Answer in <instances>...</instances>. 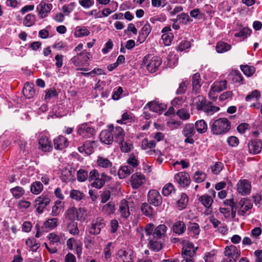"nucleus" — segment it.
Listing matches in <instances>:
<instances>
[{
  "label": "nucleus",
  "mask_w": 262,
  "mask_h": 262,
  "mask_svg": "<svg viewBox=\"0 0 262 262\" xmlns=\"http://www.w3.org/2000/svg\"><path fill=\"white\" fill-rule=\"evenodd\" d=\"M201 79L199 73L194 74L192 78V84L193 91L197 93L199 92L201 86Z\"/></svg>",
  "instance_id": "39"
},
{
  "label": "nucleus",
  "mask_w": 262,
  "mask_h": 262,
  "mask_svg": "<svg viewBox=\"0 0 262 262\" xmlns=\"http://www.w3.org/2000/svg\"><path fill=\"white\" fill-rule=\"evenodd\" d=\"M70 196L71 199L78 201L83 199L84 194L78 190L72 189L70 191Z\"/></svg>",
  "instance_id": "59"
},
{
  "label": "nucleus",
  "mask_w": 262,
  "mask_h": 262,
  "mask_svg": "<svg viewBox=\"0 0 262 262\" xmlns=\"http://www.w3.org/2000/svg\"><path fill=\"white\" fill-rule=\"evenodd\" d=\"M134 116L130 112H125L122 115V118L120 120H118L117 122L119 124H127L134 121Z\"/></svg>",
  "instance_id": "43"
},
{
  "label": "nucleus",
  "mask_w": 262,
  "mask_h": 262,
  "mask_svg": "<svg viewBox=\"0 0 262 262\" xmlns=\"http://www.w3.org/2000/svg\"><path fill=\"white\" fill-rule=\"evenodd\" d=\"M167 231V227L165 225H160L154 230L152 236L162 239Z\"/></svg>",
  "instance_id": "33"
},
{
  "label": "nucleus",
  "mask_w": 262,
  "mask_h": 262,
  "mask_svg": "<svg viewBox=\"0 0 262 262\" xmlns=\"http://www.w3.org/2000/svg\"><path fill=\"white\" fill-rule=\"evenodd\" d=\"M117 255L123 262H133L135 258L134 252L130 249H120Z\"/></svg>",
  "instance_id": "22"
},
{
  "label": "nucleus",
  "mask_w": 262,
  "mask_h": 262,
  "mask_svg": "<svg viewBox=\"0 0 262 262\" xmlns=\"http://www.w3.org/2000/svg\"><path fill=\"white\" fill-rule=\"evenodd\" d=\"M130 202H128L126 200L124 199L121 201L119 204L118 211L121 218L126 220L130 216Z\"/></svg>",
  "instance_id": "18"
},
{
  "label": "nucleus",
  "mask_w": 262,
  "mask_h": 262,
  "mask_svg": "<svg viewBox=\"0 0 262 262\" xmlns=\"http://www.w3.org/2000/svg\"><path fill=\"white\" fill-rule=\"evenodd\" d=\"M174 182L177 183L179 186L181 187H186L189 185L190 183V178L189 174L184 171L178 172L174 175Z\"/></svg>",
  "instance_id": "10"
},
{
  "label": "nucleus",
  "mask_w": 262,
  "mask_h": 262,
  "mask_svg": "<svg viewBox=\"0 0 262 262\" xmlns=\"http://www.w3.org/2000/svg\"><path fill=\"white\" fill-rule=\"evenodd\" d=\"M251 33V30L248 28H242L238 32L235 33L234 36L235 37H239L242 39H245L248 36H249Z\"/></svg>",
  "instance_id": "52"
},
{
  "label": "nucleus",
  "mask_w": 262,
  "mask_h": 262,
  "mask_svg": "<svg viewBox=\"0 0 262 262\" xmlns=\"http://www.w3.org/2000/svg\"><path fill=\"white\" fill-rule=\"evenodd\" d=\"M93 144V142H86L78 148V151L81 154L90 155L94 152Z\"/></svg>",
  "instance_id": "32"
},
{
  "label": "nucleus",
  "mask_w": 262,
  "mask_h": 262,
  "mask_svg": "<svg viewBox=\"0 0 262 262\" xmlns=\"http://www.w3.org/2000/svg\"><path fill=\"white\" fill-rule=\"evenodd\" d=\"M188 230L190 232V234L195 238L197 237L200 232L199 225L194 223H191L189 225L188 227Z\"/></svg>",
  "instance_id": "53"
},
{
  "label": "nucleus",
  "mask_w": 262,
  "mask_h": 262,
  "mask_svg": "<svg viewBox=\"0 0 262 262\" xmlns=\"http://www.w3.org/2000/svg\"><path fill=\"white\" fill-rule=\"evenodd\" d=\"M198 201L206 208H209L213 203L212 198L207 194L199 197Z\"/></svg>",
  "instance_id": "41"
},
{
  "label": "nucleus",
  "mask_w": 262,
  "mask_h": 262,
  "mask_svg": "<svg viewBox=\"0 0 262 262\" xmlns=\"http://www.w3.org/2000/svg\"><path fill=\"white\" fill-rule=\"evenodd\" d=\"M53 8V5L51 3L47 4L43 1L40 2L36 6V12L39 17L43 19L47 17Z\"/></svg>",
  "instance_id": "13"
},
{
  "label": "nucleus",
  "mask_w": 262,
  "mask_h": 262,
  "mask_svg": "<svg viewBox=\"0 0 262 262\" xmlns=\"http://www.w3.org/2000/svg\"><path fill=\"white\" fill-rule=\"evenodd\" d=\"M149 55L145 56L143 60V64L146 65L147 70L150 73H154L157 71L162 63V60L158 56H154L150 59Z\"/></svg>",
  "instance_id": "5"
},
{
  "label": "nucleus",
  "mask_w": 262,
  "mask_h": 262,
  "mask_svg": "<svg viewBox=\"0 0 262 262\" xmlns=\"http://www.w3.org/2000/svg\"><path fill=\"white\" fill-rule=\"evenodd\" d=\"M23 93L27 99L33 98L35 94L34 85L28 82L26 83L23 90Z\"/></svg>",
  "instance_id": "30"
},
{
  "label": "nucleus",
  "mask_w": 262,
  "mask_h": 262,
  "mask_svg": "<svg viewBox=\"0 0 262 262\" xmlns=\"http://www.w3.org/2000/svg\"><path fill=\"white\" fill-rule=\"evenodd\" d=\"M30 191L35 195L39 194L43 190V185L41 182L35 181L30 185Z\"/></svg>",
  "instance_id": "40"
},
{
  "label": "nucleus",
  "mask_w": 262,
  "mask_h": 262,
  "mask_svg": "<svg viewBox=\"0 0 262 262\" xmlns=\"http://www.w3.org/2000/svg\"><path fill=\"white\" fill-rule=\"evenodd\" d=\"M77 180L80 182H84L87 179L89 180V176L87 171L82 169H79L77 171Z\"/></svg>",
  "instance_id": "63"
},
{
  "label": "nucleus",
  "mask_w": 262,
  "mask_h": 262,
  "mask_svg": "<svg viewBox=\"0 0 262 262\" xmlns=\"http://www.w3.org/2000/svg\"><path fill=\"white\" fill-rule=\"evenodd\" d=\"M156 145L155 140H148L147 139H144L142 141L141 148L143 149H152L155 147Z\"/></svg>",
  "instance_id": "57"
},
{
  "label": "nucleus",
  "mask_w": 262,
  "mask_h": 262,
  "mask_svg": "<svg viewBox=\"0 0 262 262\" xmlns=\"http://www.w3.org/2000/svg\"><path fill=\"white\" fill-rule=\"evenodd\" d=\"M51 201V194L48 192H44L35 200L36 211L41 214L45 208L49 204Z\"/></svg>",
  "instance_id": "4"
},
{
  "label": "nucleus",
  "mask_w": 262,
  "mask_h": 262,
  "mask_svg": "<svg viewBox=\"0 0 262 262\" xmlns=\"http://www.w3.org/2000/svg\"><path fill=\"white\" fill-rule=\"evenodd\" d=\"M118 143L120 144L121 150L123 152H128L133 148L132 144L130 142L124 141V139L122 142Z\"/></svg>",
  "instance_id": "62"
},
{
  "label": "nucleus",
  "mask_w": 262,
  "mask_h": 262,
  "mask_svg": "<svg viewBox=\"0 0 262 262\" xmlns=\"http://www.w3.org/2000/svg\"><path fill=\"white\" fill-rule=\"evenodd\" d=\"M45 99L47 101L58 97V92L54 88L47 89L45 90Z\"/></svg>",
  "instance_id": "46"
},
{
  "label": "nucleus",
  "mask_w": 262,
  "mask_h": 262,
  "mask_svg": "<svg viewBox=\"0 0 262 262\" xmlns=\"http://www.w3.org/2000/svg\"><path fill=\"white\" fill-rule=\"evenodd\" d=\"M54 144L55 149L61 150L68 146L69 142L64 137L60 135L54 140Z\"/></svg>",
  "instance_id": "29"
},
{
  "label": "nucleus",
  "mask_w": 262,
  "mask_h": 262,
  "mask_svg": "<svg viewBox=\"0 0 262 262\" xmlns=\"http://www.w3.org/2000/svg\"><path fill=\"white\" fill-rule=\"evenodd\" d=\"M192 104L195 106L197 110L203 111L208 116H211L220 110L219 106L213 105L211 102H207L201 96L195 98L193 100Z\"/></svg>",
  "instance_id": "2"
},
{
  "label": "nucleus",
  "mask_w": 262,
  "mask_h": 262,
  "mask_svg": "<svg viewBox=\"0 0 262 262\" xmlns=\"http://www.w3.org/2000/svg\"><path fill=\"white\" fill-rule=\"evenodd\" d=\"M241 69L244 74L248 77L252 76L255 72V69L254 67L249 66L248 65L241 66Z\"/></svg>",
  "instance_id": "58"
},
{
  "label": "nucleus",
  "mask_w": 262,
  "mask_h": 262,
  "mask_svg": "<svg viewBox=\"0 0 262 262\" xmlns=\"http://www.w3.org/2000/svg\"><path fill=\"white\" fill-rule=\"evenodd\" d=\"M237 192L242 195H247L250 193L251 183L246 179H241L236 184Z\"/></svg>",
  "instance_id": "12"
},
{
  "label": "nucleus",
  "mask_w": 262,
  "mask_h": 262,
  "mask_svg": "<svg viewBox=\"0 0 262 262\" xmlns=\"http://www.w3.org/2000/svg\"><path fill=\"white\" fill-rule=\"evenodd\" d=\"M47 237L50 241V243L53 245L63 243L65 239L64 235L62 233H59V234L54 232L50 233L48 234Z\"/></svg>",
  "instance_id": "28"
},
{
  "label": "nucleus",
  "mask_w": 262,
  "mask_h": 262,
  "mask_svg": "<svg viewBox=\"0 0 262 262\" xmlns=\"http://www.w3.org/2000/svg\"><path fill=\"white\" fill-rule=\"evenodd\" d=\"M36 19V17L35 14L30 13L27 14L23 20V24L27 27H29L33 26Z\"/></svg>",
  "instance_id": "49"
},
{
  "label": "nucleus",
  "mask_w": 262,
  "mask_h": 262,
  "mask_svg": "<svg viewBox=\"0 0 262 262\" xmlns=\"http://www.w3.org/2000/svg\"><path fill=\"white\" fill-rule=\"evenodd\" d=\"M231 46L224 41H219L216 43L215 49L217 53H223L231 49Z\"/></svg>",
  "instance_id": "47"
},
{
  "label": "nucleus",
  "mask_w": 262,
  "mask_h": 262,
  "mask_svg": "<svg viewBox=\"0 0 262 262\" xmlns=\"http://www.w3.org/2000/svg\"><path fill=\"white\" fill-rule=\"evenodd\" d=\"M147 199L149 203L155 206H159L162 202V197L160 193L156 190L149 191Z\"/></svg>",
  "instance_id": "17"
},
{
  "label": "nucleus",
  "mask_w": 262,
  "mask_h": 262,
  "mask_svg": "<svg viewBox=\"0 0 262 262\" xmlns=\"http://www.w3.org/2000/svg\"><path fill=\"white\" fill-rule=\"evenodd\" d=\"M27 248L32 251H36L39 247V244L37 243L36 239L29 238L26 241Z\"/></svg>",
  "instance_id": "48"
},
{
  "label": "nucleus",
  "mask_w": 262,
  "mask_h": 262,
  "mask_svg": "<svg viewBox=\"0 0 262 262\" xmlns=\"http://www.w3.org/2000/svg\"><path fill=\"white\" fill-rule=\"evenodd\" d=\"M175 191L173 185L171 183H168L164 186L162 189V194L163 195L167 196L174 193Z\"/></svg>",
  "instance_id": "50"
},
{
  "label": "nucleus",
  "mask_w": 262,
  "mask_h": 262,
  "mask_svg": "<svg viewBox=\"0 0 262 262\" xmlns=\"http://www.w3.org/2000/svg\"><path fill=\"white\" fill-rule=\"evenodd\" d=\"M38 143L39 148L44 152H49L52 148V143L48 137L42 133L39 134Z\"/></svg>",
  "instance_id": "19"
},
{
  "label": "nucleus",
  "mask_w": 262,
  "mask_h": 262,
  "mask_svg": "<svg viewBox=\"0 0 262 262\" xmlns=\"http://www.w3.org/2000/svg\"><path fill=\"white\" fill-rule=\"evenodd\" d=\"M182 254L183 258L194 259L197 247H194L193 244L188 241H183Z\"/></svg>",
  "instance_id": "8"
},
{
  "label": "nucleus",
  "mask_w": 262,
  "mask_h": 262,
  "mask_svg": "<svg viewBox=\"0 0 262 262\" xmlns=\"http://www.w3.org/2000/svg\"><path fill=\"white\" fill-rule=\"evenodd\" d=\"M104 220L101 217H98L93 220L88 227L89 233L92 235L99 234L102 228L105 227Z\"/></svg>",
  "instance_id": "7"
},
{
  "label": "nucleus",
  "mask_w": 262,
  "mask_h": 262,
  "mask_svg": "<svg viewBox=\"0 0 262 262\" xmlns=\"http://www.w3.org/2000/svg\"><path fill=\"white\" fill-rule=\"evenodd\" d=\"M20 157H26L29 153V148L27 146V143L25 141H21L19 145Z\"/></svg>",
  "instance_id": "55"
},
{
  "label": "nucleus",
  "mask_w": 262,
  "mask_h": 262,
  "mask_svg": "<svg viewBox=\"0 0 262 262\" xmlns=\"http://www.w3.org/2000/svg\"><path fill=\"white\" fill-rule=\"evenodd\" d=\"M78 211L76 208L72 207L68 209L66 215V219L67 220V222H70L71 221H75L76 220H78Z\"/></svg>",
  "instance_id": "31"
},
{
  "label": "nucleus",
  "mask_w": 262,
  "mask_h": 262,
  "mask_svg": "<svg viewBox=\"0 0 262 262\" xmlns=\"http://www.w3.org/2000/svg\"><path fill=\"white\" fill-rule=\"evenodd\" d=\"M224 254L226 256L236 261L241 255V251L236 246L230 245L225 248Z\"/></svg>",
  "instance_id": "21"
},
{
  "label": "nucleus",
  "mask_w": 262,
  "mask_h": 262,
  "mask_svg": "<svg viewBox=\"0 0 262 262\" xmlns=\"http://www.w3.org/2000/svg\"><path fill=\"white\" fill-rule=\"evenodd\" d=\"M102 212L105 215L110 216L115 212V204L113 202H110L104 205L102 209Z\"/></svg>",
  "instance_id": "44"
},
{
  "label": "nucleus",
  "mask_w": 262,
  "mask_h": 262,
  "mask_svg": "<svg viewBox=\"0 0 262 262\" xmlns=\"http://www.w3.org/2000/svg\"><path fill=\"white\" fill-rule=\"evenodd\" d=\"M67 228L69 232L73 235H78L79 233L78 224L75 221H71L70 222H67Z\"/></svg>",
  "instance_id": "37"
},
{
  "label": "nucleus",
  "mask_w": 262,
  "mask_h": 262,
  "mask_svg": "<svg viewBox=\"0 0 262 262\" xmlns=\"http://www.w3.org/2000/svg\"><path fill=\"white\" fill-rule=\"evenodd\" d=\"M96 163L97 166L103 170L109 171V173L112 175H116L117 169L113 166V163L108 158L98 156L97 159Z\"/></svg>",
  "instance_id": "6"
},
{
  "label": "nucleus",
  "mask_w": 262,
  "mask_h": 262,
  "mask_svg": "<svg viewBox=\"0 0 262 262\" xmlns=\"http://www.w3.org/2000/svg\"><path fill=\"white\" fill-rule=\"evenodd\" d=\"M188 201V198L185 193H182L181 198L177 202L178 208L180 210L185 208Z\"/></svg>",
  "instance_id": "51"
},
{
  "label": "nucleus",
  "mask_w": 262,
  "mask_h": 262,
  "mask_svg": "<svg viewBox=\"0 0 262 262\" xmlns=\"http://www.w3.org/2000/svg\"><path fill=\"white\" fill-rule=\"evenodd\" d=\"M166 105L163 103H160L159 102L151 101L145 105L143 110H149L150 111L161 114L166 108Z\"/></svg>",
  "instance_id": "16"
},
{
  "label": "nucleus",
  "mask_w": 262,
  "mask_h": 262,
  "mask_svg": "<svg viewBox=\"0 0 262 262\" xmlns=\"http://www.w3.org/2000/svg\"><path fill=\"white\" fill-rule=\"evenodd\" d=\"M112 180V177L108 176L105 172L99 173L98 170L94 169L92 170L89 175V181L92 182L91 186L92 187L101 189L105 184Z\"/></svg>",
  "instance_id": "1"
},
{
  "label": "nucleus",
  "mask_w": 262,
  "mask_h": 262,
  "mask_svg": "<svg viewBox=\"0 0 262 262\" xmlns=\"http://www.w3.org/2000/svg\"><path fill=\"white\" fill-rule=\"evenodd\" d=\"M90 33V31L85 26H77L74 32V36L76 37H82L88 36Z\"/></svg>",
  "instance_id": "42"
},
{
  "label": "nucleus",
  "mask_w": 262,
  "mask_h": 262,
  "mask_svg": "<svg viewBox=\"0 0 262 262\" xmlns=\"http://www.w3.org/2000/svg\"><path fill=\"white\" fill-rule=\"evenodd\" d=\"M195 134L194 124L192 123H189L186 124L183 129L182 134L186 138L184 142L186 143H189L191 144H193L194 140L192 137Z\"/></svg>",
  "instance_id": "11"
},
{
  "label": "nucleus",
  "mask_w": 262,
  "mask_h": 262,
  "mask_svg": "<svg viewBox=\"0 0 262 262\" xmlns=\"http://www.w3.org/2000/svg\"><path fill=\"white\" fill-rule=\"evenodd\" d=\"M253 207L252 204L249 200L245 198L242 199L237 205L238 214L241 216H245L250 213L249 211Z\"/></svg>",
  "instance_id": "9"
},
{
  "label": "nucleus",
  "mask_w": 262,
  "mask_h": 262,
  "mask_svg": "<svg viewBox=\"0 0 262 262\" xmlns=\"http://www.w3.org/2000/svg\"><path fill=\"white\" fill-rule=\"evenodd\" d=\"M64 203L58 200L54 202L52 208L51 215L53 216H57L63 210Z\"/></svg>",
  "instance_id": "34"
},
{
  "label": "nucleus",
  "mask_w": 262,
  "mask_h": 262,
  "mask_svg": "<svg viewBox=\"0 0 262 262\" xmlns=\"http://www.w3.org/2000/svg\"><path fill=\"white\" fill-rule=\"evenodd\" d=\"M108 129L112 130L114 140L117 143H120L124 139V133L123 129L119 127L116 126L114 128L113 124L108 126Z\"/></svg>",
  "instance_id": "20"
},
{
  "label": "nucleus",
  "mask_w": 262,
  "mask_h": 262,
  "mask_svg": "<svg viewBox=\"0 0 262 262\" xmlns=\"http://www.w3.org/2000/svg\"><path fill=\"white\" fill-rule=\"evenodd\" d=\"M227 88L226 80H217L215 81L211 86L210 89L212 91L219 93Z\"/></svg>",
  "instance_id": "35"
},
{
  "label": "nucleus",
  "mask_w": 262,
  "mask_h": 262,
  "mask_svg": "<svg viewBox=\"0 0 262 262\" xmlns=\"http://www.w3.org/2000/svg\"><path fill=\"white\" fill-rule=\"evenodd\" d=\"M194 127L199 134L205 133L207 130V124L205 120L201 119L195 122Z\"/></svg>",
  "instance_id": "45"
},
{
  "label": "nucleus",
  "mask_w": 262,
  "mask_h": 262,
  "mask_svg": "<svg viewBox=\"0 0 262 262\" xmlns=\"http://www.w3.org/2000/svg\"><path fill=\"white\" fill-rule=\"evenodd\" d=\"M206 177V174L204 172L198 170L194 173L193 179L195 182L200 183L205 180Z\"/></svg>",
  "instance_id": "60"
},
{
  "label": "nucleus",
  "mask_w": 262,
  "mask_h": 262,
  "mask_svg": "<svg viewBox=\"0 0 262 262\" xmlns=\"http://www.w3.org/2000/svg\"><path fill=\"white\" fill-rule=\"evenodd\" d=\"M230 128V122L225 118L214 120L211 124V129L214 135L226 133Z\"/></svg>",
  "instance_id": "3"
},
{
  "label": "nucleus",
  "mask_w": 262,
  "mask_h": 262,
  "mask_svg": "<svg viewBox=\"0 0 262 262\" xmlns=\"http://www.w3.org/2000/svg\"><path fill=\"white\" fill-rule=\"evenodd\" d=\"M151 31V27L149 23H146L139 32L137 41L140 43L143 42Z\"/></svg>",
  "instance_id": "26"
},
{
  "label": "nucleus",
  "mask_w": 262,
  "mask_h": 262,
  "mask_svg": "<svg viewBox=\"0 0 262 262\" xmlns=\"http://www.w3.org/2000/svg\"><path fill=\"white\" fill-rule=\"evenodd\" d=\"M249 152L253 154L259 153L262 149V142L260 140L256 139L251 141L248 144Z\"/></svg>",
  "instance_id": "25"
},
{
  "label": "nucleus",
  "mask_w": 262,
  "mask_h": 262,
  "mask_svg": "<svg viewBox=\"0 0 262 262\" xmlns=\"http://www.w3.org/2000/svg\"><path fill=\"white\" fill-rule=\"evenodd\" d=\"M58 225V219L57 218H51L47 220L45 223L44 226L46 228L49 229H53L57 227Z\"/></svg>",
  "instance_id": "61"
},
{
  "label": "nucleus",
  "mask_w": 262,
  "mask_h": 262,
  "mask_svg": "<svg viewBox=\"0 0 262 262\" xmlns=\"http://www.w3.org/2000/svg\"><path fill=\"white\" fill-rule=\"evenodd\" d=\"M145 178L141 173L133 174L130 178V183L133 188H138L144 182Z\"/></svg>",
  "instance_id": "23"
},
{
  "label": "nucleus",
  "mask_w": 262,
  "mask_h": 262,
  "mask_svg": "<svg viewBox=\"0 0 262 262\" xmlns=\"http://www.w3.org/2000/svg\"><path fill=\"white\" fill-rule=\"evenodd\" d=\"M149 241V248L154 251L158 252L163 247L162 240L152 236H150L148 238Z\"/></svg>",
  "instance_id": "24"
},
{
  "label": "nucleus",
  "mask_w": 262,
  "mask_h": 262,
  "mask_svg": "<svg viewBox=\"0 0 262 262\" xmlns=\"http://www.w3.org/2000/svg\"><path fill=\"white\" fill-rule=\"evenodd\" d=\"M72 171L71 170L68 169L62 170L60 176V179L62 182L67 183L72 180Z\"/></svg>",
  "instance_id": "56"
},
{
  "label": "nucleus",
  "mask_w": 262,
  "mask_h": 262,
  "mask_svg": "<svg viewBox=\"0 0 262 262\" xmlns=\"http://www.w3.org/2000/svg\"><path fill=\"white\" fill-rule=\"evenodd\" d=\"M133 172V169L128 165L121 166L118 171V175L120 179H124Z\"/></svg>",
  "instance_id": "36"
},
{
  "label": "nucleus",
  "mask_w": 262,
  "mask_h": 262,
  "mask_svg": "<svg viewBox=\"0 0 262 262\" xmlns=\"http://www.w3.org/2000/svg\"><path fill=\"white\" fill-rule=\"evenodd\" d=\"M89 53L86 51L84 50L76 56L73 57L71 59L72 62L76 67L83 66L88 65L89 57Z\"/></svg>",
  "instance_id": "14"
},
{
  "label": "nucleus",
  "mask_w": 262,
  "mask_h": 262,
  "mask_svg": "<svg viewBox=\"0 0 262 262\" xmlns=\"http://www.w3.org/2000/svg\"><path fill=\"white\" fill-rule=\"evenodd\" d=\"M172 230L176 234L180 235L183 234L186 230V226L183 221L176 222L172 226Z\"/></svg>",
  "instance_id": "38"
},
{
  "label": "nucleus",
  "mask_w": 262,
  "mask_h": 262,
  "mask_svg": "<svg viewBox=\"0 0 262 262\" xmlns=\"http://www.w3.org/2000/svg\"><path fill=\"white\" fill-rule=\"evenodd\" d=\"M99 138L102 143L108 145L114 141L113 134L110 129L102 130L100 134Z\"/></svg>",
  "instance_id": "27"
},
{
  "label": "nucleus",
  "mask_w": 262,
  "mask_h": 262,
  "mask_svg": "<svg viewBox=\"0 0 262 262\" xmlns=\"http://www.w3.org/2000/svg\"><path fill=\"white\" fill-rule=\"evenodd\" d=\"M77 134L83 137H89L94 135L95 129L87 123H82L77 127Z\"/></svg>",
  "instance_id": "15"
},
{
  "label": "nucleus",
  "mask_w": 262,
  "mask_h": 262,
  "mask_svg": "<svg viewBox=\"0 0 262 262\" xmlns=\"http://www.w3.org/2000/svg\"><path fill=\"white\" fill-rule=\"evenodd\" d=\"M224 168V164L221 162H215L213 166L211 167V172L214 174H218Z\"/></svg>",
  "instance_id": "64"
},
{
  "label": "nucleus",
  "mask_w": 262,
  "mask_h": 262,
  "mask_svg": "<svg viewBox=\"0 0 262 262\" xmlns=\"http://www.w3.org/2000/svg\"><path fill=\"white\" fill-rule=\"evenodd\" d=\"M10 192L12 194L14 198L19 199L25 193L24 189L19 186H16L10 189Z\"/></svg>",
  "instance_id": "54"
}]
</instances>
